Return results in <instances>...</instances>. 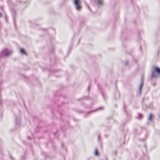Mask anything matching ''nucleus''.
Listing matches in <instances>:
<instances>
[{"mask_svg":"<svg viewBox=\"0 0 160 160\" xmlns=\"http://www.w3.org/2000/svg\"><path fill=\"white\" fill-rule=\"evenodd\" d=\"M160 74V68L157 67H155L154 69L152 70L151 78H155L157 77Z\"/></svg>","mask_w":160,"mask_h":160,"instance_id":"obj_1","label":"nucleus"},{"mask_svg":"<svg viewBox=\"0 0 160 160\" xmlns=\"http://www.w3.org/2000/svg\"><path fill=\"white\" fill-rule=\"evenodd\" d=\"M11 50L8 51L7 49H5L2 51L0 54V58L3 57H7L9 56L12 53Z\"/></svg>","mask_w":160,"mask_h":160,"instance_id":"obj_2","label":"nucleus"},{"mask_svg":"<svg viewBox=\"0 0 160 160\" xmlns=\"http://www.w3.org/2000/svg\"><path fill=\"white\" fill-rule=\"evenodd\" d=\"M74 3L76 9L78 10H80L81 8L80 1L79 0H74Z\"/></svg>","mask_w":160,"mask_h":160,"instance_id":"obj_3","label":"nucleus"},{"mask_svg":"<svg viewBox=\"0 0 160 160\" xmlns=\"http://www.w3.org/2000/svg\"><path fill=\"white\" fill-rule=\"evenodd\" d=\"M143 85V81L142 78H141V82L140 85L138 89V94L140 95L142 93V88Z\"/></svg>","mask_w":160,"mask_h":160,"instance_id":"obj_4","label":"nucleus"},{"mask_svg":"<svg viewBox=\"0 0 160 160\" xmlns=\"http://www.w3.org/2000/svg\"><path fill=\"white\" fill-rule=\"evenodd\" d=\"M20 118H16V126H20Z\"/></svg>","mask_w":160,"mask_h":160,"instance_id":"obj_5","label":"nucleus"},{"mask_svg":"<svg viewBox=\"0 0 160 160\" xmlns=\"http://www.w3.org/2000/svg\"><path fill=\"white\" fill-rule=\"evenodd\" d=\"M95 2L99 5H101L103 3V0H95Z\"/></svg>","mask_w":160,"mask_h":160,"instance_id":"obj_6","label":"nucleus"},{"mask_svg":"<svg viewBox=\"0 0 160 160\" xmlns=\"http://www.w3.org/2000/svg\"><path fill=\"white\" fill-rule=\"evenodd\" d=\"M20 52L21 54L26 55V53L24 50L23 49H20Z\"/></svg>","mask_w":160,"mask_h":160,"instance_id":"obj_7","label":"nucleus"},{"mask_svg":"<svg viewBox=\"0 0 160 160\" xmlns=\"http://www.w3.org/2000/svg\"><path fill=\"white\" fill-rule=\"evenodd\" d=\"M153 118V115L152 114H150L148 118V120L150 121H152Z\"/></svg>","mask_w":160,"mask_h":160,"instance_id":"obj_8","label":"nucleus"},{"mask_svg":"<svg viewBox=\"0 0 160 160\" xmlns=\"http://www.w3.org/2000/svg\"><path fill=\"white\" fill-rule=\"evenodd\" d=\"M142 115L140 114V113H138V116L137 117V118L138 119H141V118H142Z\"/></svg>","mask_w":160,"mask_h":160,"instance_id":"obj_9","label":"nucleus"},{"mask_svg":"<svg viewBox=\"0 0 160 160\" xmlns=\"http://www.w3.org/2000/svg\"><path fill=\"white\" fill-rule=\"evenodd\" d=\"M95 154L97 156H98V152L97 149H96L95 150Z\"/></svg>","mask_w":160,"mask_h":160,"instance_id":"obj_10","label":"nucleus"},{"mask_svg":"<svg viewBox=\"0 0 160 160\" xmlns=\"http://www.w3.org/2000/svg\"><path fill=\"white\" fill-rule=\"evenodd\" d=\"M126 106L125 105H124V107H123V109H124V110L125 112L126 113Z\"/></svg>","mask_w":160,"mask_h":160,"instance_id":"obj_11","label":"nucleus"},{"mask_svg":"<svg viewBox=\"0 0 160 160\" xmlns=\"http://www.w3.org/2000/svg\"><path fill=\"white\" fill-rule=\"evenodd\" d=\"M101 92L102 93V95L103 98H104V99H105V95H104V93H103V92H102V91H101Z\"/></svg>","mask_w":160,"mask_h":160,"instance_id":"obj_12","label":"nucleus"},{"mask_svg":"<svg viewBox=\"0 0 160 160\" xmlns=\"http://www.w3.org/2000/svg\"><path fill=\"white\" fill-rule=\"evenodd\" d=\"M25 158V157L24 156L23 157H22L21 158V160H24Z\"/></svg>","mask_w":160,"mask_h":160,"instance_id":"obj_13","label":"nucleus"},{"mask_svg":"<svg viewBox=\"0 0 160 160\" xmlns=\"http://www.w3.org/2000/svg\"><path fill=\"white\" fill-rule=\"evenodd\" d=\"M98 88L99 89H100V85H98Z\"/></svg>","mask_w":160,"mask_h":160,"instance_id":"obj_14","label":"nucleus"},{"mask_svg":"<svg viewBox=\"0 0 160 160\" xmlns=\"http://www.w3.org/2000/svg\"><path fill=\"white\" fill-rule=\"evenodd\" d=\"M90 88V86H88V91L89 90Z\"/></svg>","mask_w":160,"mask_h":160,"instance_id":"obj_15","label":"nucleus"},{"mask_svg":"<svg viewBox=\"0 0 160 160\" xmlns=\"http://www.w3.org/2000/svg\"><path fill=\"white\" fill-rule=\"evenodd\" d=\"M98 140L100 139V136H98Z\"/></svg>","mask_w":160,"mask_h":160,"instance_id":"obj_16","label":"nucleus"},{"mask_svg":"<svg viewBox=\"0 0 160 160\" xmlns=\"http://www.w3.org/2000/svg\"><path fill=\"white\" fill-rule=\"evenodd\" d=\"M28 138L29 139H30V137H28Z\"/></svg>","mask_w":160,"mask_h":160,"instance_id":"obj_17","label":"nucleus"},{"mask_svg":"<svg viewBox=\"0 0 160 160\" xmlns=\"http://www.w3.org/2000/svg\"><path fill=\"white\" fill-rule=\"evenodd\" d=\"M91 112H88V113H90Z\"/></svg>","mask_w":160,"mask_h":160,"instance_id":"obj_18","label":"nucleus"},{"mask_svg":"<svg viewBox=\"0 0 160 160\" xmlns=\"http://www.w3.org/2000/svg\"><path fill=\"white\" fill-rule=\"evenodd\" d=\"M128 64V63H127V62H126V64Z\"/></svg>","mask_w":160,"mask_h":160,"instance_id":"obj_19","label":"nucleus"},{"mask_svg":"<svg viewBox=\"0 0 160 160\" xmlns=\"http://www.w3.org/2000/svg\"><path fill=\"white\" fill-rule=\"evenodd\" d=\"M1 15V14L0 13V16Z\"/></svg>","mask_w":160,"mask_h":160,"instance_id":"obj_20","label":"nucleus"},{"mask_svg":"<svg viewBox=\"0 0 160 160\" xmlns=\"http://www.w3.org/2000/svg\"><path fill=\"white\" fill-rule=\"evenodd\" d=\"M106 160H107V159H106Z\"/></svg>","mask_w":160,"mask_h":160,"instance_id":"obj_21","label":"nucleus"}]
</instances>
